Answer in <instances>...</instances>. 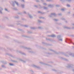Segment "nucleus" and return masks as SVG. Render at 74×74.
I'll use <instances>...</instances> for the list:
<instances>
[{"label": "nucleus", "instance_id": "obj_1", "mask_svg": "<svg viewBox=\"0 0 74 74\" xmlns=\"http://www.w3.org/2000/svg\"><path fill=\"white\" fill-rule=\"evenodd\" d=\"M57 38L58 41H63V39L62 38V36L60 35H59L57 36Z\"/></svg>", "mask_w": 74, "mask_h": 74}, {"label": "nucleus", "instance_id": "obj_2", "mask_svg": "<svg viewBox=\"0 0 74 74\" xmlns=\"http://www.w3.org/2000/svg\"><path fill=\"white\" fill-rule=\"evenodd\" d=\"M49 18H53V16L56 17V14L55 13H52L51 14V15H49Z\"/></svg>", "mask_w": 74, "mask_h": 74}, {"label": "nucleus", "instance_id": "obj_3", "mask_svg": "<svg viewBox=\"0 0 74 74\" xmlns=\"http://www.w3.org/2000/svg\"><path fill=\"white\" fill-rule=\"evenodd\" d=\"M15 3L17 6H19V3H18V2H16V1H14V2H12V5L13 7H15V3Z\"/></svg>", "mask_w": 74, "mask_h": 74}, {"label": "nucleus", "instance_id": "obj_4", "mask_svg": "<svg viewBox=\"0 0 74 74\" xmlns=\"http://www.w3.org/2000/svg\"><path fill=\"white\" fill-rule=\"evenodd\" d=\"M74 66L73 64H68V66H66L67 68H71L74 67Z\"/></svg>", "mask_w": 74, "mask_h": 74}, {"label": "nucleus", "instance_id": "obj_5", "mask_svg": "<svg viewBox=\"0 0 74 74\" xmlns=\"http://www.w3.org/2000/svg\"><path fill=\"white\" fill-rule=\"evenodd\" d=\"M42 44H44V45H45L47 46H52V44H49L48 43H47L44 42H42Z\"/></svg>", "mask_w": 74, "mask_h": 74}, {"label": "nucleus", "instance_id": "obj_6", "mask_svg": "<svg viewBox=\"0 0 74 74\" xmlns=\"http://www.w3.org/2000/svg\"><path fill=\"white\" fill-rule=\"evenodd\" d=\"M60 1L61 3H64L65 1H68V2H70L71 1V0H60Z\"/></svg>", "mask_w": 74, "mask_h": 74}, {"label": "nucleus", "instance_id": "obj_7", "mask_svg": "<svg viewBox=\"0 0 74 74\" xmlns=\"http://www.w3.org/2000/svg\"><path fill=\"white\" fill-rule=\"evenodd\" d=\"M16 52L17 53H20L21 54V55H26V54H25L24 53H23V52H21V51H19L18 50H17L16 51Z\"/></svg>", "mask_w": 74, "mask_h": 74}, {"label": "nucleus", "instance_id": "obj_8", "mask_svg": "<svg viewBox=\"0 0 74 74\" xmlns=\"http://www.w3.org/2000/svg\"><path fill=\"white\" fill-rule=\"evenodd\" d=\"M39 63L40 64H43V65H47V66H50V67H51L52 66L51 65H50L49 64H47L46 63H44L42 62H40Z\"/></svg>", "mask_w": 74, "mask_h": 74}, {"label": "nucleus", "instance_id": "obj_9", "mask_svg": "<svg viewBox=\"0 0 74 74\" xmlns=\"http://www.w3.org/2000/svg\"><path fill=\"white\" fill-rule=\"evenodd\" d=\"M33 66L35 68H36V69H38V70H40L41 69V67L40 66H37V65H34Z\"/></svg>", "mask_w": 74, "mask_h": 74}, {"label": "nucleus", "instance_id": "obj_10", "mask_svg": "<svg viewBox=\"0 0 74 74\" xmlns=\"http://www.w3.org/2000/svg\"><path fill=\"white\" fill-rule=\"evenodd\" d=\"M22 37H24L25 38H32V36H27L25 35H23L22 36Z\"/></svg>", "mask_w": 74, "mask_h": 74}, {"label": "nucleus", "instance_id": "obj_11", "mask_svg": "<svg viewBox=\"0 0 74 74\" xmlns=\"http://www.w3.org/2000/svg\"><path fill=\"white\" fill-rule=\"evenodd\" d=\"M59 58H60V59H61L64 60H65V61H69V60L66 58H64L63 57H59Z\"/></svg>", "mask_w": 74, "mask_h": 74}, {"label": "nucleus", "instance_id": "obj_12", "mask_svg": "<svg viewBox=\"0 0 74 74\" xmlns=\"http://www.w3.org/2000/svg\"><path fill=\"white\" fill-rule=\"evenodd\" d=\"M23 48H25V49H27V50H31L32 49H31L29 47H25L24 46L22 47Z\"/></svg>", "mask_w": 74, "mask_h": 74}, {"label": "nucleus", "instance_id": "obj_13", "mask_svg": "<svg viewBox=\"0 0 74 74\" xmlns=\"http://www.w3.org/2000/svg\"><path fill=\"white\" fill-rule=\"evenodd\" d=\"M63 28H64V29H68V30H70L71 29V27H67L66 26H64Z\"/></svg>", "mask_w": 74, "mask_h": 74}, {"label": "nucleus", "instance_id": "obj_14", "mask_svg": "<svg viewBox=\"0 0 74 74\" xmlns=\"http://www.w3.org/2000/svg\"><path fill=\"white\" fill-rule=\"evenodd\" d=\"M7 49H9V50H10L11 51V52H14V51H15V50H14V49H13L10 48L8 47L7 48Z\"/></svg>", "mask_w": 74, "mask_h": 74}, {"label": "nucleus", "instance_id": "obj_15", "mask_svg": "<svg viewBox=\"0 0 74 74\" xmlns=\"http://www.w3.org/2000/svg\"><path fill=\"white\" fill-rule=\"evenodd\" d=\"M28 15L29 16V18L30 19H32V18H33V17L29 13H28Z\"/></svg>", "mask_w": 74, "mask_h": 74}, {"label": "nucleus", "instance_id": "obj_16", "mask_svg": "<svg viewBox=\"0 0 74 74\" xmlns=\"http://www.w3.org/2000/svg\"><path fill=\"white\" fill-rule=\"evenodd\" d=\"M0 62H1V63H3V64H7V62L6 61H1Z\"/></svg>", "mask_w": 74, "mask_h": 74}, {"label": "nucleus", "instance_id": "obj_17", "mask_svg": "<svg viewBox=\"0 0 74 74\" xmlns=\"http://www.w3.org/2000/svg\"><path fill=\"white\" fill-rule=\"evenodd\" d=\"M3 10V8L1 7H0V14H3V12H2V11Z\"/></svg>", "mask_w": 74, "mask_h": 74}, {"label": "nucleus", "instance_id": "obj_18", "mask_svg": "<svg viewBox=\"0 0 74 74\" xmlns=\"http://www.w3.org/2000/svg\"><path fill=\"white\" fill-rule=\"evenodd\" d=\"M50 51H52V52H54L55 53H56V54H58V53L57 52H56V51H55L54 50H53L52 49H49Z\"/></svg>", "mask_w": 74, "mask_h": 74}, {"label": "nucleus", "instance_id": "obj_19", "mask_svg": "<svg viewBox=\"0 0 74 74\" xmlns=\"http://www.w3.org/2000/svg\"><path fill=\"white\" fill-rule=\"evenodd\" d=\"M48 7H50V8H52V7H54V4H50L48 5Z\"/></svg>", "mask_w": 74, "mask_h": 74}, {"label": "nucleus", "instance_id": "obj_20", "mask_svg": "<svg viewBox=\"0 0 74 74\" xmlns=\"http://www.w3.org/2000/svg\"><path fill=\"white\" fill-rule=\"evenodd\" d=\"M48 36V37H52L53 38L56 37V35L54 34H52L51 35H49Z\"/></svg>", "mask_w": 74, "mask_h": 74}, {"label": "nucleus", "instance_id": "obj_21", "mask_svg": "<svg viewBox=\"0 0 74 74\" xmlns=\"http://www.w3.org/2000/svg\"><path fill=\"white\" fill-rule=\"evenodd\" d=\"M18 31H20V32H23V33H25L24 31H23V30L22 29H21L20 28H18Z\"/></svg>", "mask_w": 74, "mask_h": 74}, {"label": "nucleus", "instance_id": "obj_22", "mask_svg": "<svg viewBox=\"0 0 74 74\" xmlns=\"http://www.w3.org/2000/svg\"><path fill=\"white\" fill-rule=\"evenodd\" d=\"M30 29H33V30H35L36 29H37V27H31Z\"/></svg>", "mask_w": 74, "mask_h": 74}, {"label": "nucleus", "instance_id": "obj_23", "mask_svg": "<svg viewBox=\"0 0 74 74\" xmlns=\"http://www.w3.org/2000/svg\"><path fill=\"white\" fill-rule=\"evenodd\" d=\"M70 56H71L72 57H74V54L73 53H70L69 54Z\"/></svg>", "mask_w": 74, "mask_h": 74}, {"label": "nucleus", "instance_id": "obj_24", "mask_svg": "<svg viewBox=\"0 0 74 74\" xmlns=\"http://www.w3.org/2000/svg\"><path fill=\"white\" fill-rule=\"evenodd\" d=\"M17 25H20V26H22L23 27L24 25L23 24H21L20 23H17Z\"/></svg>", "mask_w": 74, "mask_h": 74}, {"label": "nucleus", "instance_id": "obj_25", "mask_svg": "<svg viewBox=\"0 0 74 74\" xmlns=\"http://www.w3.org/2000/svg\"><path fill=\"white\" fill-rule=\"evenodd\" d=\"M38 13H39L41 14H45V13L40 12V11H38Z\"/></svg>", "mask_w": 74, "mask_h": 74}, {"label": "nucleus", "instance_id": "obj_26", "mask_svg": "<svg viewBox=\"0 0 74 74\" xmlns=\"http://www.w3.org/2000/svg\"><path fill=\"white\" fill-rule=\"evenodd\" d=\"M38 6L39 7V8H40V9H42L43 8V7L41 6V5L40 4L38 5Z\"/></svg>", "mask_w": 74, "mask_h": 74}, {"label": "nucleus", "instance_id": "obj_27", "mask_svg": "<svg viewBox=\"0 0 74 74\" xmlns=\"http://www.w3.org/2000/svg\"><path fill=\"white\" fill-rule=\"evenodd\" d=\"M8 26L9 27H14V25L12 24H9Z\"/></svg>", "mask_w": 74, "mask_h": 74}, {"label": "nucleus", "instance_id": "obj_28", "mask_svg": "<svg viewBox=\"0 0 74 74\" xmlns=\"http://www.w3.org/2000/svg\"><path fill=\"white\" fill-rule=\"evenodd\" d=\"M29 53H31L33 54V53H35L33 51H29Z\"/></svg>", "mask_w": 74, "mask_h": 74}, {"label": "nucleus", "instance_id": "obj_29", "mask_svg": "<svg viewBox=\"0 0 74 74\" xmlns=\"http://www.w3.org/2000/svg\"><path fill=\"white\" fill-rule=\"evenodd\" d=\"M21 6L22 8H25V5L21 4Z\"/></svg>", "mask_w": 74, "mask_h": 74}, {"label": "nucleus", "instance_id": "obj_30", "mask_svg": "<svg viewBox=\"0 0 74 74\" xmlns=\"http://www.w3.org/2000/svg\"><path fill=\"white\" fill-rule=\"evenodd\" d=\"M14 18L15 19H19V17L18 16H14Z\"/></svg>", "mask_w": 74, "mask_h": 74}, {"label": "nucleus", "instance_id": "obj_31", "mask_svg": "<svg viewBox=\"0 0 74 74\" xmlns=\"http://www.w3.org/2000/svg\"><path fill=\"white\" fill-rule=\"evenodd\" d=\"M20 60L21 61V62H22L23 63H26V61H24L21 59H20Z\"/></svg>", "mask_w": 74, "mask_h": 74}, {"label": "nucleus", "instance_id": "obj_32", "mask_svg": "<svg viewBox=\"0 0 74 74\" xmlns=\"http://www.w3.org/2000/svg\"><path fill=\"white\" fill-rule=\"evenodd\" d=\"M1 67L2 68H5V69H6V68H7L6 67H5V66L4 65H1Z\"/></svg>", "mask_w": 74, "mask_h": 74}, {"label": "nucleus", "instance_id": "obj_33", "mask_svg": "<svg viewBox=\"0 0 74 74\" xmlns=\"http://www.w3.org/2000/svg\"><path fill=\"white\" fill-rule=\"evenodd\" d=\"M12 62H14V63H18V62L17 61L15 60H11Z\"/></svg>", "mask_w": 74, "mask_h": 74}, {"label": "nucleus", "instance_id": "obj_34", "mask_svg": "<svg viewBox=\"0 0 74 74\" xmlns=\"http://www.w3.org/2000/svg\"><path fill=\"white\" fill-rule=\"evenodd\" d=\"M9 64L10 66H14V64H11L10 63H9Z\"/></svg>", "mask_w": 74, "mask_h": 74}, {"label": "nucleus", "instance_id": "obj_35", "mask_svg": "<svg viewBox=\"0 0 74 74\" xmlns=\"http://www.w3.org/2000/svg\"><path fill=\"white\" fill-rule=\"evenodd\" d=\"M40 19H45V17H39Z\"/></svg>", "mask_w": 74, "mask_h": 74}, {"label": "nucleus", "instance_id": "obj_36", "mask_svg": "<svg viewBox=\"0 0 74 74\" xmlns=\"http://www.w3.org/2000/svg\"><path fill=\"white\" fill-rule=\"evenodd\" d=\"M38 28L39 29H42V27H38Z\"/></svg>", "mask_w": 74, "mask_h": 74}, {"label": "nucleus", "instance_id": "obj_37", "mask_svg": "<svg viewBox=\"0 0 74 74\" xmlns=\"http://www.w3.org/2000/svg\"><path fill=\"white\" fill-rule=\"evenodd\" d=\"M43 9H44V10H47L48 9V8L45 7H44Z\"/></svg>", "mask_w": 74, "mask_h": 74}, {"label": "nucleus", "instance_id": "obj_38", "mask_svg": "<svg viewBox=\"0 0 74 74\" xmlns=\"http://www.w3.org/2000/svg\"><path fill=\"white\" fill-rule=\"evenodd\" d=\"M66 6L67 7H71V5L69 4H67Z\"/></svg>", "mask_w": 74, "mask_h": 74}, {"label": "nucleus", "instance_id": "obj_39", "mask_svg": "<svg viewBox=\"0 0 74 74\" xmlns=\"http://www.w3.org/2000/svg\"><path fill=\"white\" fill-rule=\"evenodd\" d=\"M10 56H11V57H12V58H14V56H13L12 55L10 54L9 55Z\"/></svg>", "mask_w": 74, "mask_h": 74}, {"label": "nucleus", "instance_id": "obj_40", "mask_svg": "<svg viewBox=\"0 0 74 74\" xmlns=\"http://www.w3.org/2000/svg\"><path fill=\"white\" fill-rule=\"evenodd\" d=\"M47 55H52V53H47Z\"/></svg>", "mask_w": 74, "mask_h": 74}, {"label": "nucleus", "instance_id": "obj_41", "mask_svg": "<svg viewBox=\"0 0 74 74\" xmlns=\"http://www.w3.org/2000/svg\"><path fill=\"white\" fill-rule=\"evenodd\" d=\"M28 26L27 25H24L23 27H28Z\"/></svg>", "mask_w": 74, "mask_h": 74}, {"label": "nucleus", "instance_id": "obj_42", "mask_svg": "<svg viewBox=\"0 0 74 74\" xmlns=\"http://www.w3.org/2000/svg\"><path fill=\"white\" fill-rule=\"evenodd\" d=\"M58 15L59 16H62V13L58 14Z\"/></svg>", "mask_w": 74, "mask_h": 74}, {"label": "nucleus", "instance_id": "obj_43", "mask_svg": "<svg viewBox=\"0 0 74 74\" xmlns=\"http://www.w3.org/2000/svg\"><path fill=\"white\" fill-rule=\"evenodd\" d=\"M27 33H33V32H32L31 31H27Z\"/></svg>", "mask_w": 74, "mask_h": 74}, {"label": "nucleus", "instance_id": "obj_44", "mask_svg": "<svg viewBox=\"0 0 74 74\" xmlns=\"http://www.w3.org/2000/svg\"><path fill=\"white\" fill-rule=\"evenodd\" d=\"M38 23H42V21H41L39 20H38Z\"/></svg>", "mask_w": 74, "mask_h": 74}, {"label": "nucleus", "instance_id": "obj_45", "mask_svg": "<svg viewBox=\"0 0 74 74\" xmlns=\"http://www.w3.org/2000/svg\"><path fill=\"white\" fill-rule=\"evenodd\" d=\"M47 1L51 2L53 1V0H46Z\"/></svg>", "mask_w": 74, "mask_h": 74}, {"label": "nucleus", "instance_id": "obj_46", "mask_svg": "<svg viewBox=\"0 0 74 74\" xmlns=\"http://www.w3.org/2000/svg\"><path fill=\"white\" fill-rule=\"evenodd\" d=\"M54 20V21H58V19H53Z\"/></svg>", "mask_w": 74, "mask_h": 74}, {"label": "nucleus", "instance_id": "obj_47", "mask_svg": "<svg viewBox=\"0 0 74 74\" xmlns=\"http://www.w3.org/2000/svg\"><path fill=\"white\" fill-rule=\"evenodd\" d=\"M5 10L6 11H7L8 12H9V11H8V9H7L6 8L5 9Z\"/></svg>", "mask_w": 74, "mask_h": 74}, {"label": "nucleus", "instance_id": "obj_48", "mask_svg": "<svg viewBox=\"0 0 74 74\" xmlns=\"http://www.w3.org/2000/svg\"><path fill=\"white\" fill-rule=\"evenodd\" d=\"M52 70L53 71H55V72H57L58 71L55 69H52Z\"/></svg>", "mask_w": 74, "mask_h": 74}, {"label": "nucleus", "instance_id": "obj_49", "mask_svg": "<svg viewBox=\"0 0 74 74\" xmlns=\"http://www.w3.org/2000/svg\"><path fill=\"white\" fill-rule=\"evenodd\" d=\"M4 18L5 19H8V18L7 17H4Z\"/></svg>", "mask_w": 74, "mask_h": 74}, {"label": "nucleus", "instance_id": "obj_50", "mask_svg": "<svg viewBox=\"0 0 74 74\" xmlns=\"http://www.w3.org/2000/svg\"><path fill=\"white\" fill-rule=\"evenodd\" d=\"M47 40H49V41H51V40L50 39H47V38H46Z\"/></svg>", "mask_w": 74, "mask_h": 74}, {"label": "nucleus", "instance_id": "obj_51", "mask_svg": "<svg viewBox=\"0 0 74 74\" xmlns=\"http://www.w3.org/2000/svg\"><path fill=\"white\" fill-rule=\"evenodd\" d=\"M18 15H22V13L20 12L18 13Z\"/></svg>", "mask_w": 74, "mask_h": 74}, {"label": "nucleus", "instance_id": "obj_52", "mask_svg": "<svg viewBox=\"0 0 74 74\" xmlns=\"http://www.w3.org/2000/svg\"><path fill=\"white\" fill-rule=\"evenodd\" d=\"M36 1L37 2H40V1L39 0H36Z\"/></svg>", "mask_w": 74, "mask_h": 74}, {"label": "nucleus", "instance_id": "obj_53", "mask_svg": "<svg viewBox=\"0 0 74 74\" xmlns=\"http://www.w3.org/2000/svg\"><path fill=\"white\" fill-rule=\"evenodd\" d=\"M43 5H47V3H44Z\"/></svg>", "mask_w": 74, "mask_h": 74}, {"label": "nucleus", "instance_id": "obj_54", "mask_svg": "<svg viewBox=\"0 0 74 74\" xmlns=\"http://www.w3.org/2000/svg\"><path fill=\"white\" fill-rule=\"evenodd\" d=\"M5 37L7 38H9V37H8V36H5Z\"/></svg>", "mask_w": 74, "mask_h": 74}, {"label": "nucleus", "instance_id": "obj_55", "mask_svg": "<svg viewBox=\"0 0 74 74\" xmlns=\"http://www.w3.org/2000/svg\"><path fill=\"white\" fill-rule=\"evenodd\" d=\"M13 10H17V9H16V8H13Z\"/></svg>", "mask_w": 74, "mask_h": 74}, {"label": "nucleus", "instance_id": "obj_56", "mask_svg": "<svg viewBox=\"0 0 74 74\" xmlns=\"http://www.w3.org/2000/svg\"><path fill=\"white\" fill-rule=\"evenodd\" d=\"M61 10L62 11H64V9H61Z\"/></svg>", "mask_w": 74, "mask_h": 74}, {"label": "nucleus", "instance_id": "obj_57", "mask_svg": "<svg viewBox=\"0 0 74 74\" xmlns=\"http://www.w3.org/2000/svg\"><path fill=\"white\" fill-rule=\"evenodd\" d=\"M58 25H62V23H58Z\"/></svg>", "mask_w": 74, "mask_h": 74}, {"label": "nucleus", "instance_id": "obj_58", "mask_svg": "<svg viewBox=\"0 0 74 74\" xmlns=\"http://www.w3.org/2000/svg\"><path fill=\"white\" fill-rule=\"evenodd\" d=\"M64 55H65V56H68V57H69V56H68L67 55V54H65Z\"/></svg>", "mask_w": 74, "mask_h": 74}, {"label": "nucleus", "instance_id": "obj_59", "mask_svg": "<svg viewBox=\"0 0 74 74\" xmlns=\"http://www.w3.org/2000/svg\"><path fill=\"white\" fill-rule=\"evenodd\" d=\"M41 49H45L46 50V48H43V47H41Z\"/></svg>", "mask_w": 74, "mask_h": 74}, {"label": "nucleus", "instance_id": "obj_60", "mask_svg": "<svg viewBox=\"0 0 74 74\" xmlns=\"http://www.w3.org/2000/svg\"><path fill=\"white\" fill-rule=\"evenodd\" d=\"M23 13L24 14H26V11H24L23 12Z\"/></svg>", "mask_w": 74, "mask_h": 74}, {"label": "nucleus", "instance_id": "obj_61", "mask_svg": "<svg viewBox=\"0 0 74 74\" xmlns=\"http://www.w3.org/2000/svg\"><path fill=\"white\" fill-rule=\"evenodd\" d=\"M61 19H62V20H66V19L64 18H62Z\"/></svg>", "mask_w": 74, "mask_h": 74}, {"label": "nucleus", "instance_id": "obj_62", "mask_svg": "<svg viewBox=\"0 0 74 74\" xmlns=\"http://www.w3.org/2000/svg\"><path fill=\"white\" fill-rule=\"evenodd\" d=\"M34 7H36V8H38V6L37 5H35Z\"/></svg>", "mask_w": 74, "mask_h": 74}, {"label": "nucleus", "instance_id": "obj_63", "mask_svg": "<svg viewBox=\"0 0 74 74\" xmlns=\"http://www.w3.org/2000/svg\"><path fill=\"white\" fill-rule=\"evenodd\" d=\"M70 12H67L68 14H70Z\"/></svg>", "mask_w": 74, "mask_h": 74}, {"label": "nucleus", "instance_id": "obj_64", "mask_svg": "<svg viewBox=\"0 0 74 74\" xmlns=\"http://www.w3.org/2000/svg\"><path fill=\"white\" fill-rule=\"evenodd\" d=\"M17 22L18 23H19V22H21V21H17Z\"/></svg>", "mask_w": 74, "mask_h": 74}]
</instances>
